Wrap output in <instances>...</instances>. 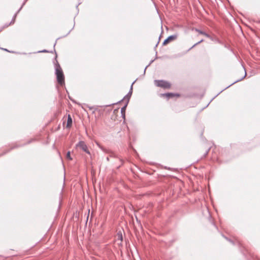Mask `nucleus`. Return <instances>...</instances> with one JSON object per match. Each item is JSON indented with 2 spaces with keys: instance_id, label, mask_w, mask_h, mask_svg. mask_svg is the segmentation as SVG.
I'll use <instances>...</instances> for the list:
<instances>
[{
  "instance_id": "obj_3",
  "label": "nucleus",
  "mask_w": 260,
  "mask_h": 260,
  "mask_svg": "<svg viewBox=\"0 0 260 260\" xmlns=\"http://www.w3.org/2000/svg\"><path fill=\"white\" fill-rule=\"evenodd\" d=\"M76 147L77 148H79L82 151L86 152L88 154H90V153L88 149V147H87V145L86 144V143L84 141H79L76 145Z\"/></svg>"
},
{
  "instance_id": "obj_8",
  "label": "nucleus",
  "mask_w": 260,
  "mask_h": 260,
  "mask_svg": "<svg viewBox=\"0 0 260 260\" xmlns=\"http://www.w3.org/2000/svg\"><path fill=\"white\" fill-rule=\"evenodd\" d=\"M194 30L196 31L199 32L200 34L203 35L205 36L207 38H211V36L209 34H208L207 33H206L205 31H202V30H200V29H199L198 28H194Z\"/></svg>"
},
{
  "instance_id": "obj_23",
  "label": "nucleus",
  "mask_w": 260,
  "mask_h": 260,
  "mask_svg": "<svg viewBox=\"0 0 260 260\" xmlns=\"http://www.w3.org/2000/svg\"><path fill=\"white\" fill-rule=\"evenodd\" d=\"M3 28L0 29V32L2 30Z\"/></svg>"
},
{
  "instance_id": "obj_10",
  "label": "nucleus",
  "mask_w": 260,
  "mask_h": 260,
  "mask_svg": "<svg viewBox=\"0 0 260 260\" xmlns=\"http://www.w3.org/2000/svg\"><path fill=\"white\" fill-rule=\"evenodd\" d=\"M72 125V119L70 115H68V119H67V127L70 128Z\"/></svg>"
},
{
  "instance_id": "obj_6",
  "label": "nucleus",
  "mask_w": 260,
  "mask_h": 260,
  "mask_svg": "<svg viewBox=\"0 0 260 260\" xmlns=\"http://www.w3.org/2000/svg\"><path fill=\"white\" fill-rule=\"evenodd\" d=\"M127 105H128V102H126L124 106L121 108V110H120L121 116L124 119H125V110H126V108Z\"/></svg>"
},
{
  "instance_id": "obj_15",
  "label": "nucleus",
  "mask_w": 260,
  "mask_h": 260,
  "mask_svg": "<svg viewBox=\"0 0 260 260\" xmlns=\"http://www.w3.org/2000/svg\"><path fill=\"white\" fill-rule=\"evenodd\" d=\"M118 237L119 238V239H120V240L122 241V234H118Z\"/></svg>"
},
{
  "instance_id": "obj_5",
  "label": "nucleus",
  "mask_w": 260,
  "mask_h": 260,
  "mask_svg": "<svg viewBox=\"0 0 260 260\" xmlns=\"http://www.w3.org/2000/svg\"><path fill=\"white\" fill-rule=\"evenodd\" d=\"M177 37H178L177 35H173L169 36L166 39H165L164 41L162 44L166 45L171 41L176 40L177 38Z\"/></svg>"
},
{
  "instance_id": "obj_19",
  "label": "nucleus",
  "mask_w": 260,
  "mask_h": 260,
  "mask_svg": "<svg viewBox=\"0 0 260 260\" xmlns=\"http://www.w3.org/2000/svg\"><path fill=\"white\" fill-rule=\"evenodd\" d=\"M148 66H146V67H145V70H144V73H145L146 69H147V67H148Z\"/></svg>"
},
{
  "instance_id": "obj_12",
  "label": "nucleus",
  "mask_w": 260,
  "mask_h": 260,
  "mask_svg": "<svg viewBox=\"0 0 260 260\" xmlns=\"http://www.w3.org/2000/svg\"><path fill=\"white\" fill-rule=\"evenodd\" d=\"M28 0H24V3H23L22 6L20 7V8L19 9V10L17 11V12L15 14L14 16V19H15V18L16 17V15L20 11V10L22 9V7L25 5V3Z\"/></svg>"
},
{
  "instance_id": "obj_9",
  "label": "nucleus",
  "mask_w": 260,
  "mask_h": 260,
  "mask_svg": "<svg viewBox=\"0 0 260 260\" xmlns=\"http://www.w3.org/2000/svg\"><path fill=\"white\" fill-rule=\"evenodd\" d=\"M132 94V91H129L128 93L123 98V99L121 101H123L124 102H129V99Z\"/></svg>"
},
{
  "instance_id": "obj_16",
  "label": "nucleus",
  "mask_w": 260,
  "mask_h": 260,
  "mask_svg": "<svg viewBox=\"0 0 260 260\" xmlns=\"http://www.w3.org/2000/svg\"><path fill=\"white\" fill-rule=\"evenodd\" d=\"M48 51L46 50H43L42 51H39V52H48Z\"/></svg>"
},
{
  "instance_id": "obj_24",
  "label": "nucleus",
  "mask_w": 260,
  "mask_h": 260,
  "mask_svg": "<svg viewBox=\"0 0 260 260\" xmlns=\"http://www.w3.org/2000/svg\"><path fill=\"white\" fill-rule=\"evenodd\" d=\"M237 81H235V82H234V83H236Z\"/></svg>"
},
{
  "instance_id": "obj_7",
  "label": "nucleus",
  "mask_w": 260,
  "mask_h": 260,
  "mask_svg": "<svg viewBox=\"0 0 260 260\" xmlns=\"http://www.w3.org/2000/svg\"><path fill=\"white\" fill-rule=\"evenodd\" d=\"M163 95L166 96L168 99L175 96L179 97L180 96V95L178 93H173L171 92L163 94Z\"/></svg>"
},
{
  "instance_id": "obj_13",
  "label": "nucleus",
  "mask_w": 260,
  "mask_h": 260,
  "mask_svg": "<svg viewBox=\"0 0 260 260\" xmlns=\"http://www.w3.org/2000/svg\"><path fill=\"white\" fill-rule=\"evenodd\" d=\"M66 157L68 159H69V160H72V158L71 157V155H70V151H68L67 152V155H66Z\"/></svg>"
},
{
  "instance_id": "obj_1",
  "label": "nucleus",
  "mask_w": 260,
  "mask_h": 260,
  "mask_svg": "<svg viewBox=\"0 0 260 260\" xmlns=\"http://www.w3.org/2000/svg\"><path fill=\"white\" fill-rule=\"evenodd\" d=\"M55 67L57 82L58 84L62 85L64 84V77L62 70L58 62L55 64Z\"/></svg>"
},
{
  "instance_id": "obj_4",
  "label": "nucleus",
  "mask_w": 260,
  "mask_h": 260,
  "mask_svg": "<svg viewBox=\"0 0 260 260\" xmlns=\"http://www.w3.org/2000/svg\"><path fill=\"white\" fill-rule=\"evenodd\" d=\"M98 147L105 153L109 154V156L111 157H117V154L114 152L110 150L109 149H106L103 146H101L99 143H97Z\"/></svg>"
},
{
  "instance_id": "obj_14",
  "label": "nucleus",
  "mask_w": 260,
  "mask_h": 260,
  "mask_svg": "<svg viewBox=\"0 0 260 260\" xmlns=\"http://www.w3.org/2000/svg\"><path fill=\"white\" fill-rule=\"evenodd\" d=\"M135 81H134V82L132 83V85H131V88H130V90H129V91H132L133 92V84H134V83L135 82Z\"/></svg>"
},
{
  "instance_id": "obj_17",
  "label": "nucleus",
  "mask_w": 260,
  "mask_h": 260,
  "mask_svg": "<svg viewBox=\"0 0 260 260\" xmlns=\"http://www.w3.org/2000/svg\"><path fill=\"white\" fill-rule=\"evenodd\" d=\"M225 238L227 240H228L229 241H230V242H231L233 243V241H231L230 239H228V238H226V237H225Z\"/></svg>"
},
{
  "instance_id": "obj_21",
  "label": "nucleus",
  "mask_w": 260,
  "mask_h": 260,
  "mask_svg": "<svg viewBox=\"0 0 260 260\" xmlns=\"http://www.w3.org/2000/svg\"><path fill=\"white\" fill-rule=\"evenodd\" d=\"M244 77H242V79H240V80H242V79H243Z\"/></svg>"
},
{
  "instance_id": "obj_20",
  "label": "nucleus",
  "mask_w": 260,
  "mask_h": 260,
  "mask_svg": "<svg viewBox=\"0 0 260 260\" xmlns=\"http://www.w3.org/2000/svg\"><path fill=\"white\" fill-rule=\"evenodd\" d=\"M244 77H242V79H240V80H242V79H243Z\"/></svg>"
},
{
  "instance_id": "obj_18",
  "label": "nucleus",
  "mask_w": 260,
  "mask_h": 260,
  "mask_svg": "<svg viewBox=\"0 0 260 260\" xmlns=\"http://www.w3.org/2000/svg\"><path fill=\"white\" fill-rule=\"evenodd\" d=\"M106 160H107V161H109V157L108 156V157H107V158H106Z\"/></svg>"
},
{
  "instance_id": "obj_11",
  "label": "nucleus",
  "mask_w": 260,
  "mask_h": 260,
  "mask_svg": "<svg viewBox=\"0 0 260 260\" xmlns=\"http://www.w3.org/2000/svg\"><path fill=\"white\" fill-rule=\"evenodd\" d=\"M204 41V40L203 39H202L201 40H200V41H199L198 42H197V43L194 44L191 47H190L188 50H190V49H191L192 48H193V47H194L196 46L199 45V44H200L201 43L203 42Z\"/></svg>"
},
{
  "instance_id": "obj_2",
  "label": "nucleus",
  "mask_w": 260,
  "mask_h": 260,
  "mask_svg": "<svg viewBox=\"0 0 260 260\" xmlns=\"http://www.w3.org/2000/svg\"><path fill=\"white\" fill-rule=\"evenodd\" d=\"M155 85L158 87H161L165 89H169L171 87V84L164 80H155Z\"/></svg>"
},
{
  "instance_id": "obj_22",
  "label": "nucleus",
  "mask_w": 260,
  "mask_h": 260,
  "mask_svg": "<svg viewBox=\"0 0 260 260\" xmlns=\"http://www.w3.org/2000/svg\"><path fill=\"white\" fill-rule=\"evenodd\" d=\"M244 77H242V79H240V80H242V79H243Z\"/></svg>"
}]
</instances>
